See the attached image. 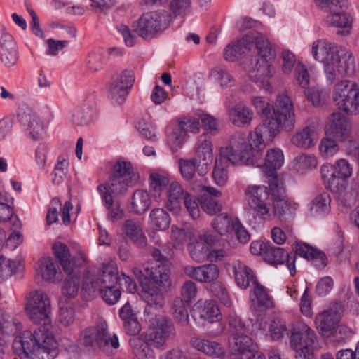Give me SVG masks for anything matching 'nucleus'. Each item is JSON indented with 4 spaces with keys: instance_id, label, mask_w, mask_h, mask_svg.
<instances>
[{
    "instance_id": "nucleus-1",
    "label": "nucleus",
    "mask_w": 359,
    "mask_h": 359,
    "mask_svg": "<svg viewBox=\"0 0 359 359\" xmlns=\"http://www.w3.org/2000/svg\"><path fill=\"white\" fill-rule=\"evenodd\" d=\"M251 140H247L245 134L236 133L232 135L229 144L220 149V157L215 160L212 177L219 186H224L228 180L227 166L229 163L234 165L238 163L247 165H260L253 158Z\"/></svg>"
},
{
    "instance_id": "nucleus-2",
    "label": "nucleus",
    "mask_w": 359,
    "mask_h": 359,
    "mask_svg": "<svg viewBox=\"0 0 359 359\" xmlns=\"http://www.w3.org/2000/svg\"><path fill=\"white\" fill-rule=\"evenodd\" d=\"M314 58L323 63L327 81L332 83L339 77L352 76L355 72V62L352 53L325 41L318 40L312 46Z\"/></svg>"
},
{
    "instance_id": "nucleus-3",
    "label": "nucleus",
    "mask_w": 359,
    "mask_h": 359,
    "mask_svg": "<svg viewBox=\"0 0 359 359\" xmlns=\"http://www.w3.org/2000/svg\"><path fill=\"white\" fill-rule=\"evenodd\" d=\"M295 123L293 104L290 97L283 95L278 97L273 111L272 119H266L257 126L254 133H250V140L258 148L263 147V137L269 140L276 135L280 128L291 130Z\"/></svg>"
},
{
    "instance_id": "nucleus-4",
    "label": "nucleus",
    "mask_w": 359,
    "mask_h": 359,
    "mask_svg": "<svg viewBox=\"0 0 359 359\" xmlns=\"http://www.w3.org/2000/svg\"><path fill=\"white\" fill-rule=\"evenodd\" d=\"M52 335L39 329L33 333L25 331L13 342V353L20 359H53L56 351Z\"/></svg>"
},
{
    "instance_id": "nucleus-5",
    "label": "nucleus",
    "mask_w": 359,
    "mask_h": 359,
    "mask_svg": "<svg viewBox=\"0 0 359 359\" xmlns=\"http://www.w3.org/2000/svg\"><path fill=\"white\" fill-rule=\"evenodd\" d=\"M296 255L306 259H319L323 266H325L327 264V257L325 253L306 243L296 244L294 255L292 257L293 260L290 262L291 257L284 248L274 246L270 243L264 260L271 264H281L287 261V267L290 271L291 275L293 276L295 272L294 259Z\"/></svg>"
},
{
    "instance_id": "nucleus-6",
    "label": "nucleus",
    "mask_w": 359,
    "mask_h": 359,
    "mask_svg": "<svg viewBox=\"0 0 359 359\" xmlns=\"http://www.w3.org/2000/svg\"><path fill=\"white\" fill-rule=\"evenodd\" d=\"M144 321L147 325L145 340L151 347L163 348L169 337L175 335V325L165 315L152 313L148 310Z\"/></svg>"
},
{
    "instance_id": "nucleus-7",
    "label": "nucleus",
    "mask_w": 359,
    "mask_h": 359,
    "mask_svg": "<svg viewBox=\"0 0 359 359\" xmlns=\"http://www.w3.org/2000/svg\"><path fill=\"white\" fill-rule=\"evenodd\" d=\"M78 341L80 346L88 351L99 348L107 353L112 352L110 348L117 349L119 347L117 336H111L105 323L83 330L79 334Z\"/></svg>"
},
{
    "instance_id": "nucleus-8",
    "label": "nucleus",
    "mask_w": 359,
    "mask_h": 359,
    "mask_svg": "<svg viewBox=\"0 0 359 359\" xmlns=\"http://www.w3.org/2000/svg\"><path fill=\"white\" fill-rule=\"evenodd\" d=\"M173 18L165 11H151L142 14L133 24V31L144 40H151L164 32Z\"/></svg>"
},
{
    "instance_id": "nucleus-9",
    "label": "nucleus",
    "mask_w": 359,
    "mask_h": 359,
    "mask_svg": "<svg viewBox=\"0 0 359 359\" xmlns=\"http://www.w3.org/2000/svg\"><path fill=\"white\" fill-rule=\"evenodd\" d=\"M118 271L114 262L102 264L97 275L87 274L84 276L81 290V297L89 300L98 294L99 287L116 285Z\"/></svg>"
},
{
    "instance_id": "nucleus-10",
    "label": "nucleus",
    "mask_w": 359,
    "mask_h": 359,
    "mask_svg": "<svg viewBox=\"0 0 359 359\" xmlns=\"http://www.w3.org/2000/svg\"><path fill=\"white\" fill-rule=\"evenodd\" d=\"M25 308L29 319L36 325L51 323V304L48 294L41 290L29 292L25 299Z\"/></svg>"
},
{
    "instance_id": "nucleus-11",
    "label": "nucleus",
    "mask_w": 359,
    "mask_h": 359,
    "mask_svg": "<svg viewBox=\"0 0 359 359\" xmlns=\"http://www.w3.org/2000/svg\"><path fill=\"white\" fill-rule=\"evenodd\" d=\"M316 337L315 332L305 323L299 322L294 325L290 341L295 351L296 359H316L313 347Z\"/></svg>"
},
{
    "instance_id": "nucleus-12",
    "label": "nucleus",
    "mask_w": 359,
    "mask_h": 359,
    "mask_svg": "<svg viewBox=\"0 0 359 359\" xmlns=\"http://www.w3.org/2000/svg\"><path fill=\"white\" fill-rule=\"evenodd\" d=\"M333 100L338 108L347 114L359 110V86L347 80L341 81L334 88Z\"/></svg>"
},
{
    "instance_id": "nucleus-13",
    "label": "nucleus",
    "mask_w": 359,
    "mask_h": 359,
    "mask_svg": "<svg viewBox=\"0 0 359 359\" xmlns=\"http://www.w3.org/2000/svg\"><path fill=\"white\" fill-rule=\"evenodd\" d=\"M151 255L155 259V262L144 265L146 276H149L153 283L159 287L163 290H170L172 286V280L170 277V262L158 249H154L151 251Z\"/></svg>"
},
{
    "instance_id": "nucleus-14",
    "label": "nucleus",
    "mask_w": 359,
    "mask_h": 359,
    "mask_svg": "<svg viewBox=\"0 0 359 359\" xmlns=\"http://www.w3.org/2000/svg\"><path fill=\"white\" fill-rule=\"evenodd\" d=\"M262 144L263 147L262 148H258L255 144L252 147V154H255L253 155L254 160H257L261 164L260 165L254 166L263 167L264 172L268 175L269 179L277 178L276 170L280 169L283 164V154L279 149H271L267 151L266 157L263 160L260 151L264 147V140Z\"/></svg>"
},
{
    "instance_id": "nucleus-15",
    "label": "nucleus",
    "mask_w": 359,
    "mask_h": 359,
    "mask_svg": "<svg viewBox=\"0 0 359 359\" xmlns=\"http://www.w3.org/2000/svg\"><path fill=\"white\" fill-rule=\"evenodd\" d=\"M250 207L257 216L266 219L270 217L269 207L266 203L269 193L264 186L250 185L245 191Z\"/></svg>"
},
{
    "instance_id": "nucleus-16",
    "label": "nucleus",
    "mask_w": 359,
    "mask_h": 359,
    "mask_svg": "<svg viewBox=\"0 0 359 359\" xmlns=\"http://www.w3.org/2000/svg\"><path fill=\"white\" fill-rule=\"evenodd\" d=\"M333 172L327 182V189L341 194L346 191V180L352 175V168L344 158L338 160L333 167Z\"/></svg>"
},
{
    "instance_id": "nucleus-17",
    "label": "nucleus",
    "mask_w": 359,
    "mask_h": 359,
    "mask_svg": "<svg viewBox=\"0 0 359 359\" xmlns=\"http://www.w3.org/2000/svg\"><path fill=\"white\" fill-rule=\"evenodd\" d=\"M340 304L335 303L316 316V327L323 336L330 337L334 334L340 320Z\"/></svg>"
},
{
    "instance_id": "nucleus-18",
    "label": "nucleus",
    "mask_w": 359,
    "mask_h": 359,
    "mask_svg": "<svg viewBox=\"0 0 359 359\" xmlns=\"http://www.w3.org/2000/svg\"><path fill=\"white\" fill-rule=\"evenodd\" d=\"M135 82V74L131 69L122 71L120 76L114 81L109 88V95L117 104H122L126 100L129 90Z\"/></svg>"
},
{
    "instance_id": "nucleus-19",
    "label": "nucleus",
    "mask_w": 359,
    "mask_h": 359,
    "mask_svg": "<svg viewBox=\"0 0 359 359\" xmlns=\"http://www.w3.org/2000/svg\"><path fill=\"white\" fill-rule=\"evenodd\" d=\"M194 158L198 161V174L200 176L205 175L210 170L213 160L212 144L205 135L199 137Z\"/></svg>"
},
{
    "instance_id": "nucleus-20",
    "label": "nucleus",
    "mask_w": 359,
    "mask_h": 359,
    "mask_svg": "<svg viewBox=\"0 0 359 359\" xmlns=\"http://www.w3.org/2000/svg\"><path fill=\"white\" fill-rule=\"evenodd\" d=\"M141 297L147 303L144 309V317L147 316L148 310L152 313H157L158 309L165 304V299L159 287L151 283L141 281ZM158 313H160L158 312Z\"/></svg>"
},
{
    "instance_id": "nucleus-21",
    "label": "nucleus",
    "mask_w": 359,
    "mask_h": 359,
    "mask_svg": "<svg viewBox=\"0 0 359 359\" xmlns=\"http://www.w3.org/2000/svg\"><path fill=\"white\" fill-rule=\"evenodd\" d=\"M122 181V180L109 177V180L106 185L100 184L97 187V190L104 201V205L107 209H109L113 205L112 194L114 196H121L126 193L128 187L136 184L131 183L129 184H126L125 181Z\"/></svg>"
},
{
    "instance_id": "nucleus-22",
    "label": "nucleus",
    "mask_w": 359,
    "mask_h": 359,
    "mask_svg": "<svg viewBox=\"0 0 359 359\" xmlns=\"http://www.w3.org/2000/svg\"><path fill=\"white\" fill-rule=\"evenodd\" d=\"M325 131L337 140H344L351 133V125L344 115L333 112L329 118Z\"/></svg>"
},
{
    "instance_id": "nucleus-23",
    "label": "nucleus",
    "mask_w": 359,
    "mask_h": 359,
    "mask_svg": "<svg viewBox=\"0 0 359 359\" xmlns=\"http://www.w3.org/2000/svg\"><path fill=\"white\" fill-rule=\"evenodd\" d=\"M190 344L194 348L213 358H223L226 355L225 348L216 341L194 337L190 340Z\"/></svg>"
},
{
    "instance_id": "nucleus-24",
    "label": "nucleus",
    "mask_w": 359,
    "mask_h": 359,
    "mask_svg": "<svg viewBox=\"0 0 359 359\" xmlns=\"http://www.w3.org/2000/svg\"><path fill=\"white\" fill-rule=\"evenodd\" d=\"M185 273L201 283H211L219 276V269L215 264H208L200 266H187Z\"/></svg>"
},
{
    "instance_id": "nucleus-25",
    "label": "nucleus",
    "mask_w": 359,
    "mask_h": 359,
    "mask_svg": "<svg viewBox=\"0 0 359 359\" xmlns=\"http://www.w3.org/2000/svg\"><path fill=\"white\" fill-rule=\"evenodd\" d=\"M0 60L8 67L15 65L18 60L16 44L8 33L3 34L0 39Z\"/></svg>"
},
{
    "instance_id": "nucleus-26",
    "label": "nucleus",
    "mask_w": 359,
    "mask_h": 359,
    "mask_svg": "<svg viewBox=\"0 0 359 359\" xmlns=\"http://www.w3.org/2000/svg\"><path fill=\"white\" fill-rule=\"evenodd\" d=\"M250 46L255 43L261 59L272 60L276 56L274 45L262 33L255 32L249 34Z\"/></svg>"
},
{
    "instance_id": "nucleus-27",
    "label": "nucleus",
    "mask_w": 359,
    "mask_h": 359,
    "mask_svg": "<svg viewBox=\"0 0 359 359\" xmlns=\"http://www.w3.org/2000/svg\"><path fill=\"white\" fill-rule=\"evenodd\" d=\"M200 122L198 118L184 117L178 121V128L173 130L172 133L174 143L177 147H180L184 140L186 133L191 132L197 133L200 130Z\"/></svg>"
},
{
    "instance_id": "nucleus-28",
    "label": "nucleus",
    "mask_w": 359,
    "mask_h": 359,
    "mask_svg": "<svg viewBox=\"0 0 359 359\" xmlns=\"http://www.w3.org/2000/svg\"><path fill=\"white\" fill-rule=\"evenodd\" d=\"M268 182L273 198L274 212L280 217L289 208L287 201L284 197V189L282 183L276 177L269 179Z\"/></svg>"
},
{
    "instance_id": "nucleus-29",
    "label": "nucleus",
    "mask_w": 359,
    "mask_h": 359,
    "mask_svg": "<svg viewBox=\"0 0 359 359\" xmlns=\"http://www.w3.org/2000/svg\"><path fill=\"white\" fill-rule=\"evenodd\" d=\"M109 177L122 180V182L125 181L126 184H130L137 183L139 175L134 170L130 162L118 160L114 165Z\"/></svg>"
},
{
    "instance_id": "nucleus-30",
    "label": "nucleus",
    "mask_w": 359,
    "mask_h": 359,
    "mask_svg": "<svg viewBox=\"0 0 359 359\" xmlns=\"http://www.w3.org/2000/svg\"><path fill=\"white\" fill-rule=\"evenodd\" d=\"M123 233L134 243L143 248L146 245V236L141 222L135 219L124 221L122 225Z\"/></svg>"
},
{
    "instance_id": "nucleus-31",
    "label": "nucleus",
    "mask_w": 359,
    "mask_h": 359,
    "mask_svg": "<svg viewBox=\"0 0 359 359\" xmlns=\"http://www.w3.org/2000/svg\"><path fill=\"white\" fill-rule=\"evenodd\" d=\"M52 250L64 271L68 275H71L75 269L76 264L74 257L70 255L67 245L61 242H57L53 245Z\"/></svg>"
},
{
    "instance_id": "nucleus-32",
    "label": "nucleus",
    "mask_w": 359,
    "mask_h": 359,
    "mask_svg": "<svg viewBox=\"0 0 359 359\" xmlns=\"http://www.w3.org/2000/svg\"><path fill=\"white\" fill-rule=\"evenodd\" d=\"M233 269L236 283L241 289H246L251 282L254 284L257 281L252 270L241 261L236 260L233 263Z\"/></svg>"
},
{
    "instance_id": "nucleus-33",
    "label": "nucleus",
    "mask_w": 359,
    "mask_h": 359,
    "mask_svg": "<svg viewBox=\"0 0 359 359\" xmlns=\"http://www.w3.org/2000/svg\"><path fill=\"white\" fill-rule=\"evenodd\" d=\"M186 194H189L184 190L178 182H172L167 189V198L165 207L170 211L180 209V200L186 197Z\"/></svg>"
},
{
    "instance_id": "nucleus-34",
    "label": "nucleus",
    "mask_w": 359,
    "mask_h": 359,
    "mask_svg": "<svg viewBox=\"0 0 359 359\" xmlns=\"http://www.w3.org/2000/svg\"><path fill=\"white\" fill-rule=\"evenodd\" d=\"M316 4L327 13L325 18L326 23H335V19L339 18V11L348 7L346 0H315Z\"/></svg>"
},
{
    "instance_id": "nucleus-35",
    "label": "nucleus",
    "mask_w": 359,
    "mask_h": 359,
    "mask_svg": "<svg viewBox=\"0 0 359 359\" xmlns=\"http://www.w3.org/2000/svg\"><path fill=\"white\" fill-rule=\"evenodd\" d=\"M189 304L184 302L180 297H175L170 302V312L176 323L185 327L189 325V313L187 307Z\"/></svg>"
},
{
    "instance_id": "nucleus-36",
    "label": "nucleus",
    "mask_w": 359,
    "mask_h": 359,
    "mask_svg": "<svg viewBox=\"0 0 359 359\" xmlns=\"http://www.w3.org/2000/svg\"><path fill=\"white\" fill-rule=\"evenodd\" d=\"M317 139L318 135L314 128L305 127L292 136L291 142L298 147L309 149L316 144Z\"/></svg>"
},
{
    "instance_id": "nucleus-37",
    "label": "nucleus",
    "mask_w": 359,
    "mask_h": 359,
    "mask_svg": "<svg viewBox=\"0 0 359 359\" xmlns=\"http://www.w3.org/2000/svg\"><path fill=\"white\" fill-rule=\"evenodd\" d=\"M151 199L149 193L144 189H137L131 197L130 207L137 215L144 213L150 207Z\"/></svg>"
},
{
    "instance_id": "nucleus-38",
    "label": "nucleus",
    "mask_w": 359,
    "mask_h": 359,
    "mask_svg": "<svg viewBox=\"0 0 359 359\" xmlns=\"http://www.w3.org/2000/svg\"><path fill=\"white\" fill-rule=\"evenodd\" d=\"M235 222L236 219L227 213H221L213 219L210 225L216 233L223 236L233 233Z\"/></svg>"
},
{
    "instance_id": "nucleus-39",
    "label": "nucleus",
    "mask_w": 359,
    "mask_h": 359,
    "mask_svg": "<svg viewBox=\"0 0 359 359\" xmlns=\"http://www.w3.org/2000/svg\"><path fill=\"white\" fill-rule=\"evenodd\" d=\"M229 116L234 125L245 126L250 124L253 112L246 106L236 104L229 111Z\"/></svg>"
},
{
    "instance_id": "nucleus-40",
    "label": "nucleus",
    "mask_w": 359,
    "mask_h": 359,
    "mask_svg": "<svg viewBox=\"0 0 359 359\" xmlns=\"http://www.w3.org/2000/svg\"><path fill=\"white\" fill-rule=\"evenodd\" d=\"M229 346L234 354H239L241 357L250 349L255 348V344L246 333L236 337H229Z\"/></svg>"
},
{
    "instance_id": "nucleus-41",
    "label": "nucleus",
    "mask_w": 359,
    "mask_h": 359,
    "mask_svg": "<svg viewBox=\"0 0 359 359\" xmlns=\"http://www.w3.org/2000/svg\"><path fill=\"white\" fill-rule=\"evenodd\" d=\"M249 34L245 35L241 39L238 40L236 43L229 44L224 52V57L226 60L233 61L243 53L244 49L250 50V40H248Z\"/></svg>"
},
{
    "instance_id": "nucleus-42",
    "label": "nucleus",
    "mask_w": 359,
    "mask_h": 359,
    "mask_svg": "<svg viewBox=\"0 0 359 359\" xmlns=\"http://www.w3.org/2000/svg\"><path fill=\"white\" fill-rule=\"evenodd\" d=\"M269 60L266 59L257 60L255 66L250 72L251 79L264 83L267 78L272 75L273 68L269 62Z\"/></svg>"
},
{
    "instance_id": "nucleus-43",
    "label": "nucleus",
    "mask_w": 359,
    "mask_h": 359,
    "mask_svg": "<svg viewBox=\"0 0 359 359\" xmlns=\"http://www.w3.org/2000/svg\"><path fill=\"white\" fill-rule=\"evenodd\" d=\"M39 268L43 279L53 282L61 280V274L57 269V264L50 257L41 259Z\"/></svg>"
},
{
    "instance_id": "nucleus-44",
    "label": "nucleus",
    "mask_w": 359,
    "mask_h": 359,
    "mask_svg": "<svg viewBox=\"0 0 359 359\" xmlns=\"http://www.w3.org/2000/svg\"><path fill=\"white\" fill-rule=\"evenodd\" d=\"M133 353L140 359H154L153 352L149 349V345L146 340L143 341L137 336H133L129 341Z\"/></svg>"
},
{
    "instance_id": "nucleus-45",
    "label": "nucleus",
    "mask_w": 359,
    "mask_h": 359,
    "mask_svg": "<svg viewBox=\"0 0 359 359\" xmlns=\"http://www.w3.org/2000/svg\"><path fill=\"white\" fill-rule=\"evenodd\" d=\"M150 223L156 229L165 230L168 228L170 217L162 208H154L150 212Z\"/></svg>"
},
{
    "instance_id": "nucleus-46",
    "label": "nucleus",
    "mask_w": 359,
    "mask_h": 359,
    "mask_svg": "<svg viewBox=\"0 0 359 359\" xmlns=\"http://www.w3.org/2000/svg\"><path fill=\"white\" fill-rule=\"evenodd\" d=\"M257 114L262 117L263 123L266 119H272L274 107L272 106L269 100L262 97H255L252 100Z\"/></svg>"
},
{
    "instance_id": "nucleus-47",
    "label": "nucleus",
    "mask_w": 359,
    "mask_h": 359,
    "mask_svg": "<svg viewBox=\"0 0 359 359\" xmlns=\"http://www.w3.org/2000/svg\"><path fill=\"white\" fill-rule=\"evenodd\" d=\"M171 235L172 239L178 245L184 244L188 241H192L194 237L193 229L188 226H172Z\"/></svg>"
},
{
    "instance_id": "nucleus-48",
    "label": "nucleus",
    "mask_w": 359,
    "mask_h": 359,
    "mask_svg": "<svg viewBox=\"0 0 359 359\" xmlns=\"http://www.w3.org/2000/svg\"><path fill=\"white\" fill-rule=\"evenodd\" d=\"M189 252L191 257L198 262H202L208 257V248L204 243L197 241L190 243L188 245Z\"/></svg>"
},
{
    "instance_id": "nucleus-49",
    "label": "nucleus",
    "mask_w": 359,
    "mask_h": 359,
    "mask_svg": "<svg viewBox=\"0 0 359 359\" xmlns=\"http://www.w3.org/2000/svg\"><path fill=\"white\" fill-rule=\"evenodd\" d=\"M345 9L339 11L337 14L339 18L335 19V23H327L329 25L334 26L339 28H343V31H339L338 33L343 35H348L352 25L353 19L351 15L344 11Z\"/></svg>"
},
{
    "instance_id": "nucleus-50",
    "label": "nucleus",
    "mask_w": 359,
    "mask_h": 359,
    "mask_svg": "<svg viewBox=\"0 0 359 359\" xmlns=\"http://www.w3.org/2000/svg\"><path fill=\"white\" fill-rule=\"evenodd\" d=\"M210 76L217 81L222 87H233L236 80L228 72L221 68H215L210 71Z\"/></svg>"
},
{
    "instance_id": "nucleus-51",
    "label": "nucleus",
    "mask_w": 359,
    "mask_h": 359,
    "mask_svg": "<svg viewBox=\"0 0 359 359\" xmlns=\"http://www.w3.org/2000/svg\"><path fill=\"white\" fill-rule=\"evenodd\" d=\"M179 166L183 178L189 181L195 176V172L197 171L198 161L194 158L189 160L180 159Z\"/></svg>"
},
{
    "instance_id": "nucleus-52",
    "label": "nucleus",
    "mask_w": 359,
    "mask_h": 359,
    "mask_svg": "<svg viewBox=\"0 0 359 359\" xmlns=\"http://www.w3.org/2000/svg\"><path fill=\"white\" fill-rule=\"evenodd\" d=\"M253 285V294L256 298L258 306H264L266 308L271 306L273 302L266 291V289L257 281L254 282Z\"/></svg>"
},
{
    "instance_id": "nucleus-53",
    "label": "nucleus",
    "mask_w": 359,
    "mask_h": 359,
    "mask_svg": "<svg viewBox=\"0 0 359 359\" xmlns=\"http://www.w3.org/2000/svg\"><path fill=\"white\" fill-rule=\"evenodd\" d=\"M98 294L107 304L114 305L119 299L121 293L116 285H111L102 288L99 287Z\"/></svg>"
},
{
    "instance_id": "nucleus-54",
    "label": "nucleus",
    "mask_w": 359,
    "mask_h": 359,
    "mask_svg": "<svg viewBox=\"0 0 359 359\" xmlns=\"http://www.w3.org/2000/svg\"><path fill=\"white\" fill-rule=\"evenodd\" d=\"M330 197L327 193L320 194L312 201L311 210L316 212L327 213L330 211Z\"/></svg>"
},
{
    "instance_id": "nucleus-55",
    "label": "nucleus",
    "mask_w": 359,
    "mask_h": 359,
    "mask_svg": "<svg viewBox=\"0 0 359 359\" xmlns=\"http://www.w3.org/2000/svg\"><path fill=\"white\" fill-rule=\"evenodd\" d=\"M219 309L213 301H205L201 309L200 317L209 322H214V319H218Z\"/></svg>"
},
{
    "instance_id": "nucleus-56",
    "label": "nucleus",
    "mask_w": 359,
    "mask_h": 359,
    "mask_svg": "<svg viewBox=\"0 0 359 359\" xmlns=\"http://www.w3.org/2000/svg\"><path fill=\"white\" fill-rule=\"evenodd\" d=\"M191 0H172L170 9L173 20L177 16H184L191 8Z\"/></svg>"
},
{
    "instance_id": "nucleus-57",
    "label": "nucleus",
    "mask_w": 359,
    "mask_h": 359,
    "mask_svg": "<svg viewBox=\"0 0 359 359\" xmlns=\"http://www.w3.org/2000/svg\"><path fill=\"white\" fill-rule=\"evenodd\" d=\"M247 327L241 318L236 315H230L229 316V337H236L238 335L247 333Z\"/></svg>"
},
{
    "instance_id": "nucleus-58",
    "label": "nucleus",
    "mask_w": 359,
    "mask_h": 359,
    "mask_svg": "<svg viewBox=\"0 0 359 359\" xmlns=\"http://www.w3.org/2000/svg\"><path fill=\"white\" fill-rule=\"evenodd\" d=\"M201 207L202 210L208 215H212L222 210V206L216 200L210 196H201Z\"/></svg>"
},
{
    "instance_id": "nucleus-59",
    "label": "nucleus",
    "mask_w": 359,
    "mask_h": 359,
    "mask_svg": "<svg viewBox=\"0 0 359 359\" xmlns=\"http://www.w3.org/2000/svg\"><path fill=\"white\" fill-rule=\"evenodd\" d=\"M0 222H8L17 228L20 226V221L13 215V208L10 205H0Z\"/></svg>"
},
{
    "instance_id": "nucleus-60",
    "label": "nucleus",
    "mask_w": 359,
    "mask_h": 359,
    "mask_svg": "<svg viewBox=\"0 0 359 359\" xmlns=\"http://www.w3.org/2000/svg\"><path fill=\"white\" fill-rule=\"evenodd\" d=\"M79 287V278L76 276L65 279L62 287V294L69 298L77 295Z\"/></svg>"
},
{
    "instance_id": "nucleus-61",
    "label": "nucleus",
    "mask_w": 359,
    "mask_h": 359,
    "mask_svg": "<svg viewBox=\"0 0 359 359\" xmlns=\"http://www.w3.org/2000/svg\"><path fill=\"white\" fill-rule=\"evenodd\" d=\"M318 161L315 156L303 154L295 159V165L299 170H307L315 168Z\"/></svg>"
},
{
    "instance_id": "nucleus-62",
    "label": "nucleus",
    "mask_w": 359,
    "mask_h": 359,
    "mask_svg": "<svg viewBox=\"0 0 359 359\" xmlns=\"http://www.w3.org/2000/svg\"><path fill=\"white\" fill-rule=\"evenodd\" d=\"M197 294V287L195 283L191 280L185 281L181 287V298L184 302L189 304L195 299Z\"/></svg>"
},
{
    "instance_id": "nucleus-63",
    "label": "nucleus",
    "mask_w": 359,
    "mask_h": 359,
    "mask_svg": "<svg viewBox=\"0 0 359 359\" xmlns=\"http://www.w3.org/2000/svg\"><path fill=\"white\" fill-rule=\"evenodd\" d=\"M149 179L151 189L159 196L163 190L168 189L169 187L170 183L168 179L159 174H151Z\"/></svg>"
},
{
    "instance_id": "nucleus-64",
    "label": "nucleus",
    "mask_w": 359,
    "mask_h": 359,
    "mask_svg": "<svg viewBox=\"0 0 359 359\" xmlns=\"http://www.w3.org/2000/svg\"><path fill=\"white\" fill-rule=\"evenodd\" d=\"M28 118V126L30 130V134L34 140L39 139L43 130V125L40 118L36 115H25Z\"/></svg>"
}]
</instances>
